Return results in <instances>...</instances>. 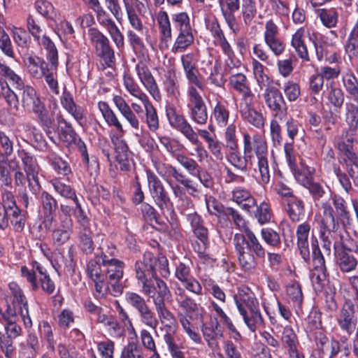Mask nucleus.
I'll use <instances>...</instances> for the list:
<instances>
[{
    "instance_id": "4d7b16f0",
    "label": "nucleus",
    "mask_w": 358,
    "mask_h": 358,
    "mask_svg": "<svg viewBox=\"0 0 358 358\" xmlns=\"http://www.w3.org/2000/svg\"><path fill=\"white\" fill-rule=\"evenodd\" d=\"M57 121L60 138L64 141L71 143L72 141L75 140V135L76 134L71 124L67 122L61 115L57 116Z\"/></svg>"
},
{
    "instance_id": "6e6d98bb",
    "label": "nucleus",
    "mask_w": 358,
    "mask_h": 358,
    "mask_svg": "<svg viewBox=\"0 0 358 358\" xmlns=\"http://www.w3.org/2000/svg\"><path fill=\"white\" fill-rule=\"evenodd\" d=\"M343 84L347 93L358 102V80L351 70L343 76Z\"/></svg>"
},
{
    "instance_id": "0e129e2a",
    "label": "nucleus",
    "mask_w": 358,
    "mask_h": 358,
    "mask_svg": "<svg viewBox=\"0 0 358 358\" xmlns=\"http://www.w3.org/2000/svg\"><path fill=\"white\" fill-rule=\"evenodd\" d=\"M286 292L289 300L293 306L300 309L303 297L299 284L296 282H291L287 285Z\"/></svg>"
},
{
    "instance_id": "c03bdc74",
    "label": "nucleus",
    "mask_w": 358,
    "mask_h": 358,
    "mask_svg": "<svg viewBox=\"0 0 358 358\" xmlns=\"http://www.w3.org/2000/svg\"><path fill=\"white\" fill-rule=\"evenodd\" d=\"M187 219L191 224L194 235L205 244L208 241V232L207 228L203 226L201 217L194 213L188 214Z\"/></svg>"
},
{
    "instance_id": "ea45409f",
    "label": "nucleus",
    "mask_w": 358,
    "mask_h": 358,
    "mask_svg": "<svg viewBox=\"0 0 358 358\" xmlns=\"http://www.w3.org/2000/svg\"><path fill=\"white\" fill-rule=\"evenodd\" d=\"M34 41L39 46L43 47L46 50L47 59L56 69L58 64V51L52 39L44 34Z\"/></svg>"
},
{
    "instance_id": "79ce46f5",
    "label": "nucleus",
    "mask_w": 358,
    "mask_h": 358,
    "mask_svg": "<svg viewBox=\"0 0 358 358\" xmlns=\"http://www.w3.org/2000/svg\"><path fill=\"white\" fill-rule=\"evenodd\" d=\"M141 103L145 110V122L148 128L152 132L157 131L159 128V120L156 108L150 101L149 97Z\"/></svg>"
},
{
    "instance_id": "603ef678",
    "label": "nucleus",
    "mask_w": 358,
    "mask_h": 358,
    "mask_svg": "<svg viewBox=\"0 0 358 358\" xmlns=\"http://www.w3.org/2000/svg\"><path fill=\"white\" fill-rule=\"evenodd\" d=\"M287 212L292 221H299L305 213L303 201L297 197H292L287 203Z\"/></svg>"
},
{
    "instance_id": "4468645a",
    "label": "nucleus",
    "mask_w": 358,
    "mask_h": 358,
    "mask_svg": "<svg viewBox=\"0 0 358 358\" xmlns=\"http://www.w3.org/2000/svg\"><path fill=\"white\" fill-rule=\"evenodd\" d=\"M87 34L94 46L96 55L101 58L107 66H110L115 62V53L108 38L95 28L90 29Z\"/></svg>"
},
{
    "instance_id": "8fccbe9b",
    "label": "nucleus",
    "mask_w": 358,
    "mask_h": 358,
    "mask_svg": "<svg viewBox=\"0 0 358 358\" xmlns=\"http://www.w3.org/2000/svg\"><path fill=\"white\" fill-rule=\"evenodd\" d=\"M305 188L308 190L315 206H318L319 204L321 206L322 202L327 201V200H323L327 195L328 187L327 185L313 180ZM327 202L330 203L329 201Z\"/></svg>"
},
{
    "instance_id": "864d4df0",
    "label": "nucleus",
    "mask_w": 358,
    "mask_h": 358,
    "mask_svg": "<svg viewBox=\"0 0 358 358\" xmlns=\"http://www.w3.org/2000/svg\"><path fill=\"white\" fill-rule=\"evenodd\" d=\"M252 74L258 86L262 89L270 83V78L264 72L265 66L256 58L251 62Z\"/></svg>"
},
{
    "instance_id": "c9c22d12",
    "label": "nucleus",
    "mask_w": 358,
    "mask_h": 358,
    "mask_svg": "<svg viewBox=\"0 0 358 358\" xmlns=\"http://www.w3.org/2000/svg\"><path fill=\"white\" fill-rule=\"evenodd\" d=\"M17 153L22 163L24 172L28 173L32 178L35 176L38 178L40 166L35 156L24 149L18 150Z\"/></svg>"
},
{
    "instance_id": "f257e3e1",
    "label": "nucleus",
    "mask_w": 358,
    "mask_h": 358,
    "mask_svg": "<svg viewBox=\"0 0 358 358\" xmlns=\"http://www.w3.org/2000/svg\"><path fill=\"white\" fill-rule=\"evenodd\" d=\"M224 215L232 220L244 234H236L234 245L240 265L245 271H251L257 266L255 257L264 258L266 250L253 231L247 226L241 214L234 208L227 207Z\"/></svg>"
},
{
    "instance_id": "aec40b11",
    "label": "nucleus",
    "mask_w": 358,
    "mask_h": 358,
    "mask_svg": "<svg viewBox=\"0 0 358 358\" xmlns=\"http://www.w3.org/2000/svg\"><path fill=\"white\" fill-rule=\"evenodd\" d=\"M113 101L122 116L134 130L135 136H140L143 126L141 124L138 117L125 99L122 96L115 95L113 97Z\"/></svg>"
},
{
    "instance_id": "f704fd0d",
    "label": "nucleus",
    "mask_w": 358,
    "mask_h": 358,
    "mask_svg": "<svg viewBox=\"0 0 358 358\" xmlns=\"http://www.w3.org/2000/svg\"><path fill=\"white\" fill-rule=\"evenodd\" d=\"M247 327L252 332L264 327V320L259 310V306L241 313Z\"/></svg>"
},
{
    "instance_id": "09e8293b",
    "label": "nucleus",
    "mask_w": 358,
    "mask_h": 358,
    "mask_svg": "<svg viewBox=\"0 0 358 358\" xmlns=\"http://www.w3.org/2000/svg\"><path fill=\"white\" fill-rule=\"evenodd\" d=\"M45 159L58 174L67 176L71 172L68 163L52 150L48 151Z\"/></svg>"
},
{
    "instance_id": "f3484780",
    "label": "nucleus",
    "mask_w": 358,
    "mask_h": 358,
    "mask_svg": "<svg viewBox=\"0 0 358 358\" xmlns=\"http://www.w3.org/2000/svg\"><path fill=\"white\" fill-rule=\"evenodd\" d=\"M8 289L13 301L8 306H13L21 314L22 320L27 328L32 327V321L29 316L27 300L20 286L15 282L8 284Z\"/></svg>"
},
{
    "instance_id": "b1692460",
    "label": "nucleus",
    "mask_w": 358,
    "mask_h": 358,
    "mask_svg": "<svg viewBox=\"0 0 358 358\" xmlns=\"http://www.w3.org/2000/svg\"><path fill=\"white\" fill-rule=\"evenodd\" d=\"M336 322L340 329L349 336L357 329V317L352 304L343 305L336 316Z\"/></svg>"
},
{
    "instance_id": "a211bd4d",
    "label": "nucleus",
    "mask_w": 358,
    "mask_h": 358,
    "mask_svg": "<svg viewBox=\"0 0 358 358\" xmlns=\"http://www.w3.org/2000/svg\"><path fill=\"white\" fill-rule=\"evenodd\" d=\"M135 71L140 82L156 101L162 99L159 87L148 66L143 62H139L135 66Z\"/></svg>"
},
{
    "instance_id": "e433bc0d",
    "label": "nucleus",
    "mask_w": 358,
    "mask_h": 358,
    "mask_svg": "<svg viewBox=\"0 0 358 358\" xmlns=\"http://www.w3.org/2000/svg\"><path fill=\"white\" fill-rule=\"evenodd\" d=\"M98 108L108 126L115 127L117 130L116 133H124L122 124L106 102L99 101Z\"/></svg>"
},
{
    "instance_id": "a18cd8bd",
    "label": "nucleus",
    "mask_w": 358,
    "mask_h": 358,
    "mask_svg": "<svg viewBox=\"0 0 358 358\" xmlns=\"http://www.w3.org/2000/svg\"><path fill=\"white\" fill-rule=\"evenodd\" d=\"M193 31L178 32L171 47L173 54L182 53L194 43Z\"/></svg>"
},
{
    "instance_id": "423d86ee",
    "label": "nucleus",
    "mask_w": 358,
    "mask_h": 358,
    "mask_svg": "<svg viewBox=\"0 0 358 358\" xmlns=\"http://www.w3.org/2000/svg\"><path fill=\"white\" fill-rule=\"evenodd\" d=\"M322 212H317L314 216V222L319 227L320 238L322 241V248L327 255L331 253L332 233L339 228V222L335 217L331 204L327 201L322 202Z\"/></svg>"
},
{
    "instance_id": "338daca9",
    "label": "nucleus",
    "mask_w": 358,
    "mask_h": 358,
    "mask_svg": "<svg viewBox=\"0 0 358 358\" xmlns=\"http://www.w3.org/2000/svg\"><path fill=\"white\" fill-rule=\"evenodd\" d=\"M110 138L115 150V156L131 155L129 146L123 138V134L111 133Z\"/></svg>"
},
{
    "instance_id": "7c9ffc66",
    "label": "nucleus",
    "mask_w": 358,
    "mask_h": 358,
    "mask_svg": "<svg viewBox=\"0 0 358 358\" xmlns=\"http://www.w3.org/2000/svg\"><path fill=\"white\" fill-rule=\"evenodd\" d=\"M23 62L29 75L35 79L42 78L45 72L48 71V64L36 55L24 57Z\"/></svg>"
},
{
    "instance_id": "9b49d317",
    "label": "nucleus",
    "mask_w": 358,
    "mask_h": 358,
    "mask_svg": "<svg viewBox=\"0 0 358 358\" xmlns=\"http://www.w3.org/2000/svg\"><path fill=\"white\" fill-rule=\"evenodd\" d=\"M199 90H200L197 87H187V107L190 120L198 125H204L208 118V108Z\"/></svg>"
},
{
    "instance_id": "0eeeda50",
    "label": "nucleus",
    "mask_w": 358,
    "mask_h": 358,
    "mask_svg": "<svg viewBox=\"0 0 358 358\" xmlns=\"http://www.w3.org/2000/svg\"><path fill=\"white\" fill-rule=\"evenodd\" d=\"M107 255L102 252V265L105 268L106 281L110 287L108 293L114 296H119L122 292V287L120 284L123 277L124 264L123 262L114 257L115 248Z\"/></svg>"
},
{
    "instance_id": "c85d7f7f",
    "label": "nucleus",
    "mask_w": 358,
    "mask_h": 358,
    "mask_svg": "<svg viewBox=\"0 0 358 358\" xmlns=\"http://www.w3.org/2000/svg\"><path fill=\"white\" fill-rule=\"evenodd\" d=\"M123 3L129 24L134 29L142 34L145 27L138 16V13H141L138 0H123Z\"/></svg>"
},
{
    "instance_id": "6e6552de",
    "label": "nucleus",
    "mask_w": 358,
    "mask_h": 358,
    "mask_svg": "<svg viewBox=\"0 0 358 358\" xmlns=\"http://www.w3.org/2000/svg\"><path fill=\"white\" fill-rule=\"evenodd\" d=\"M10 168L14 172L13 179L16 187H23L19 190L18 196L22 204L27 208L31 203H33V199L29 197L26 190L25 184L27 182L28 187L30 192L34 194H37L41 189L39 179L29 176L28 173L23 172L20 166L19 162L16 159L10 160Z\"/></svg>"
},
{
    "instance_id": "473e14b6",
    "label": "nucleus",
    "mask_w": 358,
    "mask_h": 358,
    "mask_svg": "<svg viewBox=\"0 0 358 358\" xmlns=\"http://www.w3.org/2000/svg\"><path fill=\"white\" fill-rule=\"evenodd\" d=\"M231 194L232 200L244 210L249 212L253 207L257 206L255 199L252 196L250 192L245 188L237 187L233 189Z\"/></svg>"
},
{
    "instance_id": "9d476101",
    "label": "nucleus",
    "mask_w": 358,
    "mask_h": 358,
    "mask_svg": "<svg viewBox=\"0 0 358 358\" xmlns=\"http://www.w3.org/2000/svg\"><path fill=\"white\" fill-rule=\"evenodd\" d=\"M125 299L137 311L139 320L143 324L154 330L157 329L159 324L158 318L142 296L136 292H128L125 294Z\"/></svg>"
},
{
    "instance_id": "1a4fd4ad",
    "label": "nucleus",
    "mask_w": 358,
    "mask_h": 358,
    "mask_svg": "<svg viewBox=\"0 0 358 358\" xmlns=\"http://www.w3.org/2000/svg\"><path fill=\"white\" fill-rule=\"evenodd\" d=\"M157 296L152 297L157 316L160 322L169 328L176 327L177 320L175 315L168 308L165 299L171 296V290L164 280H157Z\"/></svg>"
},
{
    "instance_id": "a878e982",
    "label": "nucleus",
    "mask_w": 358,
    "mask_h": 358,
    "mask_svg": "<svg viewBox=\"0 0 358 358\" xmlns=\"http://www.w3.org/2000/svg\"><path fill=\"white\" fill-rule=\"evenodd\" d=\"M234 300L239 313L259 306L255 293L246 286L238 288Z\"/></svg>"
},
{
    "instance_id": "774afa93",
    "label": "nucleus",
    "mask_w": 358,
    "mask_h": 358,
    "mask_svg": "<svg viewBox=\"0 0 358 358\" xmlns=\"http://www.w3.org/2000/svg\"><path fill=\"white\" fill-rule=\"evenodd\" d=\"M254 215L260 224L269 222L272 216V210L268 201L264 200L257 206Z\"/></svg>"
},
{
    "instance_id": "58836bf2",
    "label": "nucleus",
    "mask_w": 358,
    "mask_h": 358,
    "mask_svg": "<svg viewBox=\"0 0 358 358\" xmlns=\"http://www.w3.org/2000/svg\"><path fill=\"white\" fill-rule=\"evenodd\" d=\"M290 169L296 182L304 187L314 180L315 169L303 162H301L300 166L296 165Z\"/></svg>"
},
{
    "instance_id": "bb28decb",
    "label": "nucleus",
    "mask_w": 358,
    "mask_h": 358,
    "mask_svg": "<svg viewBox=\"0 0 358 358\" xmlns=\"http://www.w3.org/2000/svg\"><path fill=\"white\" fill-rule=\"evenodd\" d=\"M221 11L229 29L236 34L240 28L234 15V12L240 7L239 0H219Z\"/></svg>"
},
{
    "instance_id": "5701e85b",
    "label": "nucleus",
    "mask_w": 358,
    "mask_h": 358,
    "mask_svg": "<svg viewBox=\"0 0 358 358\" xmlns=\"http://www.w3.org/2000/svg\"><path fill=\"white\" fill-rule=\"evenodd\" d=\"M201 331L207 346L213 351L219 349L217 339L223 337V333L217 318L202 322Z\"/></svg>"
},
{
    "instance_id": "680f3d73",
    "label": "nucleus",
    "mask_w": 358,
    "mask_h": 358,
    "mask_svg": "<svg viewBox=\"0 0 358 358\" xmlns=\"http://www.w3.org/2000/svg\"><path fill=\"white\" fill-rule=\"evenodd\" d=\"M171 19L175 29L178 32L193 31L189 16L186 12L173 13Z\"/></svg>"
},
{
    "instance_id": "e2e57ef3",
    "label": "nucleus",
    "mask_w": 358,
    "mask_h": 358,
    "mask_svg": "<svg viewBox=\"0 0 358 358\" xmlns=\"http://www.w3.org/2000/svg\"><path fill=\"white\" fill-rule=\"evenodd\" d=\"M229 83L231 87L240 94L251 89L246 76L241 73L232 74L229 77Z\"/></svg>"
},
{
    "instance_id": "6ab92c4d",
    "label": "nucleus",
    "mask_w": 358,
    "mask_h": 358,
    "mask_svg": "<svg viewBox=\"0 0 358 358\" xmlns=\"http://www.w3.org/2000/svg\"><path fill=\"white\" fill-rule=\"evenodd\" d=\"M278 26L272 20L267 21L264 32V43L276 57L280 56L285 50V43L278 37Z\"/></svg>"
},
{
    "instance_id": "13d9d810",
    "label": "nucleus",
    "mask_w": 358,
    "mask_h": 358,
    "mask_svg": "<svg viewBox=\"0 0 358 358\" xmlns=\"http://www.w3.org/2000/svg\"><path fill=\"white\" fill-rule=\"evenodd\" d=\"M73 255L69 250L67 255L60 250L55 251L52 255V259L51 263L55 269L58 271L62 267L70 270L72 267Z\"/></svg>"
},
{
    "instance_id": "393cba45",
    "label": "nucleus",
    "mask_w": 358,
    "mask_h": 358,
    "mask_svg": "<svg viewBox=\"0 0 358 358\" xmlns=\"http://www.w3.org/2000/svg\"><path fill=\"white\" fill-rule=\"evenodd\" d=\"M0 315L6 322L5 326L6 336L12 339L18 337L22 333L21 327L17 324V322L20 319L22 320L21 314L13 306H8L5 311L0 309Z\"/></svg>"
},
{
    "instance_id": "37998d69",
    "label": "nucleus",
    "mask_w": 358,
    "mask_h": 358,
    "mask_svg": "<svg viewBox=\"0 0 358 358\" xmlns=\"http://www.w3.org/2000/svg\"><path fill=\"white\" fill-rule=\"evenodd\" d=\"M157 21L161 41L166 43L170 42L172 38V28L168 13L166 11L159 12Z\"/></svg>"
},
{
    "instance_id": "3c124183",
    "label": "nucleus",
    "mask_w": 358,
    "mask_h": 358,
    "mask_svg": "<svg viewBox=\"0 0 358 358\" xmlns=\"http://www.w3.org/2000/svg\"><path fill=\"white\" fill-rule=\"evenodd\" d=\"M178 317L184 332L189 338L195 344H201L202 343L201 336L195 331L194 325L190 321L193 318H189L187 315L182 314L180 311H178Z\"/></svg>"
},
{
    "instance_id": "72a5a7b5",
    "label": "nucleus",
    "mask_w": 358,
    "mask_h": 358,
    "mask_svg": "<svg viewBox=\"0 0 358 358\" xmlns=\"http://www.w3.org/2000/svg\"><path fill=\"white\" fill-rule=\"evenodd\" d=\"M305 34L304 27L299 28L292 36L291 46L294 49L300 59L305 62H309V54L304 41Z\"/></svg>"
},
{
    "instance_id": "052dcab7",
    "label": "nucleus",
    "mask_w": 358,
    "mask_h": 358,
    "mask_svg": "<svg viewBox=\"0 0 358 358\" xmlns=\"http://www.w3.org/2000/svg\"><path fill=\"white\" fill-rule=\"evenodd\" d=\"M10 161L0 155V188L12 187Z\"/></svg>"
},
{
    "instance_id": "412c9836",
    "label": "nucleus",
    "mask_w": 358,
    "mask_h": 358,
    "mask_svg": "<svg viewBox=\"0 0 358 358\" xmlns=\"http://www.w3.org/2000/svg\"><path fill=\"white\" fill-rule=\"evenodd\" d=\"M40 203L39 213L43 217V224L46 229H50L55 222L57 201L50 194L43 192L40 197Z\"/></svg>"
},
{
    "instance_id": "bf43d9fd",
    "label": "nucleus",
    "mask_w": 358,
    "mask_h": 358,
    "mask_svg": "<svg viewBox=\"0 0 358 358\" xmlns=\"http://www.w3.org/2000/svg\"><path fill=\"white\" fill-rule=\"evenodd\" d=\"M72 233V220L66 218L65 225L62 228L55 229L52 233V240L58 245H62L66 243Z\"/></svg>"
},
{
    "instance_id": "2f4dec72",
    "label": "nucleus",
    "mask_w": 358,
    "mask_h": 358,
    "mask_svg": "<svg viewBox=\"0 0 358 358\" xmlns=\"http://www.w3.org/2000/svg\"><path fill=\"white\" fill-rule=\"evenodd\" d=\"M334 205V213H336L340 222L343 226L350 225L352 222L350 211L348 209L347 201L341 196L334 194L331 196ZM331 207H333L331 206ZM336 217V215H334Z\"/></svg>"
},
{
    "instance_id": "a19ab883",
    "label": "nucleus",
    "mask_w": 358,
    "mask_h": 358,
    "mask_svg": "<svg viewBox=\"0 0 358 358\" xmlns=\"http://www.w3.org/2000/svg\"><path fill=\"white\" fill-rule=\"evenodd\" d=\"M336 263L341 271L350 273L355 270L358 261L353 255L343 249L336 252Z\"/></svg>"
},
{
    "instance_id": "69168bd1",
    "label": "nucleus",
    "mask_w": 358,
    "mask_h": 358,
    "mask_svg": "<svg viewBox=\"0 0 358 358\" xmlns=\"http://www.w3.org/2000/svg\"><path fill=\"white\" fill-rule=\"evenodd\" d=\"M38 332L41 338L47 343L48 348L52 352L55 350L52 327L47 321H41L38 324Z\"/></svg>"
},
{
    "instance_id": "f8f14e48",
    "label": "nucleus",
    "mask_w": 358,
    "mask_h": 358,
    "mask_svg": "<svg viewBox=\"0 0 358 358\" xmlns=\"http://www.w3.org/2000/svg\"><path fill=\"white\" fill-rule=\"evenodd\" d=\"M174 299L179 308L178 311L187 315L189 318L203 320L206 313L204 308L189 296L185 288L176 286L174 289Z\"/></svg>"
},
{
    "instance_id": "5fc2aeb1",
    "label": "nucleus",
    "mask_w": 358,
    "mask_h": 358,
    "mask_svg": "<svg viewBox=\"0 0 358 358\" xmlns=\"http://www.w3.org/2000/svg\"><path fill=\"white\" fill-rule=\"evenodd\" d=\"M0 74L4 76L10 83L19 92L27 85L24 83L23 79L9 66L0 63Z\"/></svg>"
},
{
    "instance_id": "7ed1b4c3",
    "label": "nucleus",
    "mask_w": 358,
    "mask_h": 358,
    "mask_svg": "<svg viewBox=\"0 0 358 358\" xmlns=\"http://www.w3.org/2000/svg\"><path fill=\"white\" fill-rule=\"evenodd\" d=\"M154 166L158 174L169 185L175 196L179 198L182 202H185L187 207H192L191 199L185 194L180 186L172 185L171 178L175 179L176 182L183 185L187 189L189 194L196 196L198 189L193 184V181L171 164L156 161L154 162Z\"/></svg>"
},
{
    "instance_id": "c756f323",
    "label": "nucleus",
    "mask_w": 358,
    "mask_h": 358,
    "mask_svg": "<svg viewBox=\"0 0 358 358\" xmlns=\"http://www.w3.org/2000/svg\"><path fill=\"white\" fill-rule=\"evenodd\" d=\"M310 229V224L308 222H304L298 225L296 231L297 246L302 258L306 262L310 259L308 237Z\"/></svg>"
},
{
    "instance_id": "4c0bfd02",
    "label": "nucleus",
    "mask_w": 358,
    "mask_h": 358,
    "mask_svg": "<svg viewBox=\"0 0 358 358\" xmlns=\"http://www.w3.org/2000/svg\"><path fill=\"white\" fill-rule=\"evenodd\" d=\"M344 117L348 125L347 134L355 136L358 129V105L347 102L345 105Z\"/></svg>"
},
{
    "instance_id": "cd10ccee",
    "label": "nucleus",
    "mask_w": 358,
    "mask_h": 358,
    "mask_svg": "<svg viewBox=\"0 0 358 358\" xmlns=\"http://www.w3.org/2000/svg\"><path fill=\"white\" fill-rule=\"evenodd\" d=\"M166 116L170 125L187 137L194 131L192 126L186 120L184 115L176 112L174 108L166 110Z\"/></svg>"
},
{
    "instance_id": "f03ea898",
    "label": "nucleus",
    "mask_w": 358,
    "mask_h": 358,
    "mask_svg": "<svg viewBox=\"0 0 358 358\" xmlns=\"http://www.w3.org/2000/svg\"><path fill=\"white\" fill-rule=\"evenodd\" d=\"M243 138L245 156L251 158L253 152L256 156L257 163L254 169L255 180L264 189L271 179L267 143L264 137L258 133L252 136L249 133L243 132Z\"/></svg>"
},
{
    "instance_id": "dca6fc26",
    "label": "nucleus",
    "mask_w": 358,
    "mask_h": 358,
    "mask_svg": "<svg viewBox=\"0 0 358 358\" xmlns=\"http://www.w3.org/2000/svg\"><path fill=\"white\" fill-rule=\"evenodd\" d=\"M266 106L273 113V116L280 120L287 115V106L280 91L275 87H267L263 93Z\"/></svg>"
},
{
    "instance_id": "49530a36",
    "label": "nucleus",
    "mask_w": 358,
    "mask_h": 358,
    "mask_svg": "<svg viewBox=\"0 0 358 358\" xmlns=\"http://www.w3.org/2000/svg\"><path fill=\"white\" fill-rule=\"evenodd\" d=\"M210 307L217 313L226 325L230 332L231 337L236 342L240 341L242 339L241 334L237 330L231 320L227 315L222 308L215 301L210 302Z\"/></svg>"
},
{
    "instance_id": "20e7f679",
    "label": "nucleus",
    "mask_w": 358,
    "mask_h": 358,
    "mask_svg": "<svg viewBox=\"0 0 358 358\" xmlns=\"http://www.w3.org/2000/svg\"><path fill=\"white\" fill-rule=\"evenodd\" d=\"M18 93L22 108L25 110L34 113L41 124L49 129L55 120L54 114L55 110L57 109V103L54 104L52 110L49 112L36 89L29 85H27Z\"/></svg>"
},
{
    "instance_id": "de8ad7c7",
    "label": "nucleus",
    "mask_w": 358,
    "mask_h": 358,
    "mask_svg": "<svg viewBox=\"0 0 358 358\" xmlns=\"http://www.w3.org/2000/svg\"><path fill=\"white\" fill-rule=\"evenodd\" d=\"M123 85L127 92L141 102L148 98V96L141 90L134 78L129 74L125 73L122 77Z\"/></svg>"
},
{
    "instance_id": "ddd939ff",
    "label": "nucleus",
    "mask_w": 358,
    "mask_h": 358,
    "mask_svg": "<svg viewBox=\"0 0 358 358\" xmlns=\"http://www.w3.org/2000/svg\"><path fill=\"white\" fill-rule=\"evenodd\" d=\"M182 69L187 81L188 87L204 90V82L202 76L197 69L198 57L195 52H191L180 56Z\"/></svg>"
},
{
    "instance_id": "39448f33",
    "label": "nucleus",
    "mask_w": 358,
    "mask_h": 358,
    "mask_svg": "<svg viewBox=\"0 0 358 358\" xmlns=\"http://www.w3.org/2000/svg\"><path fill=\"white\" fill-rule=\"evenodd\" d=\"M155 256L152 252H145L142 259L136 262L134 270L141 292L148 297H154L157 292V280H162L155 267Z\"/></svg>"
},
{
    "instance_id": "4be33fe9",
    "label": "nucleus",
    "mask_w": 358,
    "mask_h": 358,
    "mask_svg": "<svg viewBox=\"0 0 358 358\" xmlns=\"http://www.w3.org/2000/svg\"><path fill=\"white\" fill-rule=\"evenodd\" d=\"M176 278L180 281L186 290L196 295L202 294V286L200 282L190 274V268L185 263L180 262L176 265Z\"/></svg>"
},
{
    "instance_id": "2eb2a0df",
    "label": "nucleus",
    "mask_w": 358,
    "mask_h": 358,
    "mask_svg": "<svg viewBox=\"0 0 358 358\" xmlns=\"http://www.w3.org/2000/svg\"><path fill=\"white\" fill-rule=\"evenodd\" d=\"M101 258L102 252L100 255H96L89 261L87 265V274L94 283L96 293L103 296L108 293L110 287L106 281L105 268L102 265Z\"/></svg>"
}]
</instances>
